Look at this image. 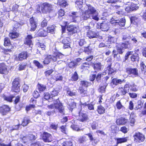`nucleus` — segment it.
<instances>
[{
	"instance_id": "6e6552de",
	"label": "nucleus",
	"mask_w": 146,
	"mask_h": 146,
	"mask_svg": "<svg viewBox=\"0 0 146 146\" xmlns=\"http://www.w3.org/2000/svg\"><path fill=\"white\" fill-rule=\"evenodd\" d=\"M127 5L129 6L126 7L125 9V10L127 12H130V11L137 9L138 7L136 5L132 3H128Z\"/></svg>"
},
{
	"instance_id": "4c0bfd02",
	"label": "nucleus",
	"mask_w": 146,
	"mask_h": 146,
	"mask_svg": "<svg viewBox=\"0 0 146 146\" xmlns=\"http://www.w3.org/2000/svg\"><path fill=\"white\" fill-rule=\"evenodd\" d=\"M63 146H73L72 142L71 141H67L62 143Z\"/></svg>"
},
{
	"instance_id": "8fccbe9b",
	"label": "nucleus",
	"mask_w": 146,
	"mask_h": 146,
	"mask_svg": "<svg viewBox=\"0 0 146 146\" xmlns=\"http://www.w3.org/2000/svg\"><path fill=\"white\" fill-rule=\"evenodd\" d=\"M116 106L117 108L119 110L123 108V106L122 105L120 101H118L117 102L116 104Z\"/></svg>"
},
{
	"instance_id": "052dcab7",
	"label": "nucleus",
	"mask_w": 146,
	"mask_h": 146,
	"mask_svg": "<svg viewBox=\"0 0 146 146\" xmlns=\"http://www.w3.org/2000/svg\"><path fill=\"white\" fill-rule=\"evenodd\" d=\"M78 42L79 45L81 46L84 45L86 43V42L85 41L84 39H80Z\"/></svg>"
},
{
	"instance_id": "de8ad7c7",
	"label": "nucleus",
	"mask_w": 146,
	"mask_h": 146,
	"mask_svg": "<svg viewBox=\"0 0 146 146\" xmlns=\"http://www.w3.org/2000/svg\"><path fill=\"white\" fill-rule=\"evenodd\" d=\"M53 71V70L51 69L46 71L44 73L46 76H48Z\"/></svg>"
},
{
	"instance_id": "a211bd4d",
	"label": "nucleus",
	"mask_w": 146,
	"mask_h": 146,
	"mask_svg": "<svg viewBox=\"0 0 146 146\" xmlns=\"http://www.w3.org/2000/svg\"><path fill=\"white\" fill-rule=\"evenodd\" d=\"M10 110V108L7 105H4L0 108V112L2 115H5Z\"/></svg>"
},
{
	"instance_id": "f03ea898",
	"label": "nucleus",
	"mask_w": 146,
	"mask_h": 146,
	"mask_svg": "<svg viewBox=\"0 0 146 146\" xmlns=\"http://www.w3.org/2000/svg\"><path fill=\"white\" fill-rule=\"evenodd\" d=\"M48 108L51 109H54L57 110L58 112L62 115L65 114L64 109L62 104L58 100L53 101V104L48 106Z\"/></svg>"
},
{
	"instance_id": "72a5a7b5",
	"label": "nucleus",
	"mask_w": 146,
	"mask_h": 146,
	"mask_svg": "<svg viewBox=\"0 0 146 146\" xmlns=\"http://www.w3.org/2000/svg\"><path fill=\"white\" fill-rule=\"evenodd\" d=\"M54 57H56L57 60L58 59H61L64 56L63 54L60 53L59 52H56L54 53Z\"/></svg>"
},
{
	"instance_id": "6e6d98bb",
	"label": "nucleus",
	"mask_w": 146,
	"mask_h": 146,
	"mask_svg": "<svg viewBox=\"0 0 146 146\" xmlns=\"http://www.w3.org/2000/svg\"><path fill=\"white\" fill-rule=\"evenodd\" d=\"M141 68L142 71H146V66L145 65L143 62H142L140 64Z\"/></svg>"
},
{
	"instance_id": "393cba45",
	"label": "nucleus",
	"mask_w": 146,
	"mask_h": 146,
	"mask_svg": "<svg viewBox=\"0 0 146 146\" xmlns=\"http://www.w3.org/2000/svg\"><path fill=\"white\" fill-rule=\"evenodd\" d=\"M27 53L25 52H23L19 54L18 58L19 60L21 61L26 59L27 57Z\"/></svg>"
},
{
	"instance_id": "39448f33",
	"label": "nucleus",
	"mask_w": 146,
	"mask_h": 146,
	"mask_svg": "<svg viewBox=\"0 0 146 146\" xmlns=\"http://www.w3.org/2000/svg\"><path fill=\"white\" fill-rule=\"evenodd\" d=\"M52 5L48 3H45L41 5V11L43 13L50 12L52 9Z\"/></svg>"
},
{
	"instance_id": "2eb2a0df",
	"label": "nucleus",
	"mask_w": 146,
	"mask_h": 146,
	"mask_svg": "<svg viewBox=\"0 0 146 146\" xmlns=\"http://www.w3.org/2000/svg\"><path fill=\"white\" fill-rule=\"evenodd\" d=\"M32 38L33 37L31 35H27L24 41L25 44L28 45L29 47L32 48L33 44L31 40Z\"/></svg>"
},
{
	"instance_id": "4be33fe9",
	"label": "nucleus",
	"mask_w": 146,
	"mask_h": 146,
	"mask_svg": "<svg viewBox=\"0 0 146 146\" xmlns=\"http://www.w3.org/2000/svg\"><path fill=\"white\" fill-rule=\"evenodd\" d=\"M57 5L61 7H65L68 5L66 0H58Z\"/></svg>"
},
{
	"instance_id": "09e8293b",
	"label": "nucleus",
	"mask_w": 146,
	"mask_h": 146,
	"mask_svg": "<svg viewBox=\"0 0 146 146\" xmlns=\"http://www.w3.org/2000/svg\"><path fill=\"white\" fill-rule=\"evenodd\" d=\"M130 86V87L131 88V90L132 91L134 92H136L138 89V87L137 86H136L134 84L131 85Z\"/></svg>"
},
{
	"instance_id": "7ed1b4c3",
	"label": "nucleus",
	"mask_w": 146,
	"mask_h": 146,
	"mask_svg": "<svg viewBox=\"0 0 146 146\" xmlns=\"http://www.w3.org/2000/svg\"><path fill=\"white\" fill-rule=\"evenodd\" d=\"M130 38V36L129 34H125L123 35V39L126 40L127 42L126 43H122L121 45H117L116 47L118 52L120 54L123 52V48H128L130 47V44L128 42V40Z\"/></svg>"
},
{
	"instance_id": "338daca9",
	"label": "nucleus",
	"mask_w": 146,
	"mask_h": 146,
	"mask_svg": "<svg viewBox=\"0 0 146 146\" xmlns=\"http://www.w3.org/2000/svg\"><path fill=\"white\" fill-rule=\"evenodd\" d=\"M35 107V105L30 104L26 107V109L27 111H28L29 110H30L31 108H34Z\"/></svg>"
},
{
	"instance_id": "3c124183",
	"label": "nucleus",
	"mask_w": 146,
	"mask_h": 146,
	"mask_svg": "<svg viewBox=\"0 0 146 146\" xmlns=\"http://www.w3.org/2000/svg\"><path fill=\"white\" fill-rule=\"evenodd\" d=\"M54 26L52 27H48L47 28V31L48 33H52L54 32Z\"/></svg>"
},
{
	"instance_id": "dca6fc26",
	"label": "nucleus",
	"mask_w": 146,
	"mask_h": 146,
	"mask_svg": "<svg viewBox=\"0 0 146 146\" xmlns=\"http://www.w3.org/2000/svg\"><path fill=\"white\" fill-rule=\"evenodd\" d=\"M8 72L7 66L4 64H0V73L1 74H7Z\"/></svg>"
},
{
	"instance_id": "c03bdc74",
	"label": "nucleus",
	"mask_w": 146,
	"mask_h": 146,
	"mask_svg": "<svg viewBox=\"0 0 146 146\" xmlns=\"http://www.w3.org/2000/svg\"><path fill=\"white\" fill-rule=\"evenodd\" d=\"M44 99L46 100H48L49 99L50 100L51 98H52L50 94H49L48 93H44Z\"/></svg>"
},
{
	"instance_id": "13d9d810",
	"label": "nucleus",
	"mask_w": 146,
	"mask_h": 146,
	"mask_svg": "<svg viewBox=\"0 0 146 146\" xmlns=\"http://www.w3.org/2000/svg\"><path fill=\"white\" fill-rule=\"evenodd\" d=\"M89 64H87L86 63H85L83 64L81 66V68L83 69H87L89 68Z\"/></svg>"
},
{
	"instance_id": "a18cd8bd",
	"label": "nucleus",
	"mask_w": 146,
	"mask_h": 146,
	"mask_svg": "<svg viewBox=\"0 0 146 146\" xmlns=\"http://www.w3.org/2000/svg\"><path fill=\"white\" fill-rule=\"evenodd\" d=\"M64 15V11L62 9H61L58 11V17H62Z\"/></svg>"
},
{
	"instance_id": "58836bf2",
	"label": "nucleus",
	"mask_w": 146,
	"mask_h": 146,
	"mask_svg": "<svg viewBox=\"0 0 146 146\" xmlns=\"http://www.w3.org/2000/svg\"><path fill=\"white\" fill-rule=\"evenodd\" d=\"M131 60L133 62L136 60H138L139 57L138 54H135L131 56Z\"/></svg>"
},
{
	"instance_id": "2f4dec72",
	"label": "nucleus",
	"mask_w": 146,
	"mask_h": 146,
	"mask_svg": "<svg viewBox=\"0 0 146 146\" xmlns=\"http://www.w3.org/2000/svg\"><path fill=\"white\" fill-rule=\"evenodd\" d=\"M83 3V0H77L76 2V4L77 5L76 7H77L80 9L82 7Z\"/></svg>"
},
{
	"instance_id": "c9c22d12",
	"label": "nucleus",
	"mask_w": 146,
	"mask_h": 146,
	"mask_svg": "<svg viewBox=\"0 0 146 146\" xmlns=\"http://www.w3.org/2000/svg\"><path fill=\"white\" fill-rule=\"evenodd\" d=\"M38 89L40 92L44 91L46 89V86L44 85L41 84H38L37 86Z\"/></svg>"
},
{
	"instance_id": "680f3d73",
	"label": "nucleus",
	"mask_w": 146,
	"mask_h": 146,
	"mask_svg": "<svg viewBox=\"0 0 146 146\" xmlns=\"http://www.w3.org/2000/svg\"><path fill=\"white\" fill-rule=\"evenodd\" d=\"M47 21L46 19H44L41 22V26L42 27L46 26L47 25Z\"/></svg>"
},
{
	"instance_id": "9d476101",
	"label": "nucleus",
	"mask_w": 146,
	"mask_h": 146,
	"mask_svg": "<svg viewBox=\"0 0 146 146\" xmlns=\"http://www.w3.org/2000/svg\"><path fill=\"white\" fill-rule=\"evenodd\" d=\"M43 140L46 142H50L52 141V136L49 133L47 132H44L42 134Z\"/></svg>"
},
{
	"instance_id": "4468645a",
	"label": "nucleus",
	"mask_w": 146,
	"mask_h": 146,
	"mask_svg": "<svg viewBox=\"0 0 146 146\" xmlns=\"http://www.w3.org/2000/svg\"><path fill=\"white\" fill-rule=\"evenodd\" d=\"M126 72L129 74H132L135 76L138 75V70L136 68H126Z\"/></svg>"
},
{
	"instance_id": "864d4df0",
	"label": "nucleus",
	"mask_w": 146,
	"mask_h": 146,
	"mask_svg": "<svg viewBox=\"0 0 146 146\" xmlns=\"http://www.w3.org/2000/svg\"><path fill=\"white\" fill-rule=\"evenodd\" d=\"M120 131L124 133H125L127 132L128 131V129L125 126L121 127L120 129Z\"/></svg>"
},
{
	"instance_id": "79ce46f5",
	"label": "nucleus",
	"mask_w": 146,
	"mask_h": 146,
	"mask_svg": "<svg viewBox=\"0 0 146 146\" xmlns=\"http://www.w3.org/2000/svg\"><path fill=\"white\" fill-rule=\"evenodd\" d=\"M58 92L57 91L53 90L51 92H50V94L52 98V97L56 96L58 95Z\"/></svg>"
},
{
	"instance_id": "e2e57ef3",
	"label": "nucleus",
	"mask_w": 146,
	"mask_h": 146,
	"mask_svg": "<svg viewBox=\"0 0 146 146\" xmlns=\"http://www.w3.org/2000/svg\"><path fill=\"white\" fill-rule=\"evenodd\" d=\"M81 83L83 86L85 87H87L89 84V83L87 82L84 81H81Z\"/></svg>"
},
{
	"instance_id": "cd10ccee",
	"label": "nucleus",
	"mask_w": 146,
	"mask_h": 146,
	"mask_svg": "<svg viewBox=\"0 0 146 146\" xmlns=\"http://www.w3.org/2000/svg\"><path fill=\"white\" fill-rule=\"evenodd\" d=\"M105 73H108V74H110L114 73L115 72V70L111 68L110 66L109 65L107 68L106 70H105Z\"/></svg>"
},
{
	"instance_id": "5fc2aeb1",
	"label": "nucleus",
	"mask_w": 146,
	"mask_h": 146,
	"mask_svg": "<svg viewBox=\"0 0 146 146\" xmlns=\"http://www.w3.org/2000/svg\"><path fill=\"white\" fill-rule=\"evenodd\" d=\"M84 51L85 52L89 54L91 52V50L89 48V46H88L86 47H84Z\"/></svg>"
},
{
	"instance_id": "69168bd1",
	"label": "nucleus",
	"mask_w": 146,
	"mask_h": 146,
	"mask_svg": "<svg viewBox=\"0 0 146 146\" xmlns=\"http://www.w3.org/2000/svg\"><path fill=\"white\" fill-rule=\"evenodd\" d=\"M23 91L24 92H27L29 88V86L27 85L24 84L23 86Z\"/></svg>"
},
{
	"instance_id": "20e7f679",
	"label": "nucleus",
	"mask_w": 146,
	"mask_h": 146,
	"mask_svg": "<svg viewBox=\"0 0 146 146\" xmlns=\"http://www.w3.org/2000/svg\"><path fill=\"white\" fill-rule=\"evenodd\" d=\"M12 90L15 92H18L20 90L21 85L19 84V80L18 78L15 79L12 83Z\"/></svg>"
},
{
	"instance_id": "5701e85b",
	"label": "nucleus",
	"mask_w": 146,
	"mask_h": 146,
	"mask_svg": "<svg viewBox=\"0 0 146 146\" xmlns=\"http://www.w3.org/2000/svg\"><path fill=\"white\" fill-rule=\"evenodd\" d=\"M109 23H101L100 26V28L103 31H107L109 29L108 25Z\"/></svg>"
},
{
	"instance_id": "774afa93",
	"label": "nucleus",
	"mask_w": 146,
	"mask_h": 146,
	"mask_svg": "<svg viewBox=\"0 0 146 146\" xmlns=\"http://www.w3.org/2000/svg\"><path fill=\"white\" fill-rule=\"evenodd\" d=\"M105 88L104 86L100 87L99 89V92L102 93H104L105 91Z\"/></svg>"
},
{
	"instance_id": "4d7b16f0",
	"label": "nucleus",
	"mask_w": 146,
	"mask_h": 146,
	"mask_svg": "<svg viewBox=\"0 0 146 146\" xmlns=\"http://www.w3.org/2000/svg\"><path fill=\"white\" fill-rule=\"evenodd\" d=\"M71 127L74 130L78 131L80 130V129L77 125H75L74 124L72 125L71 126Z\"/></svg>"
},
{
	"instance_id": "f8f14e48",
	"label": "nucleus",
	"mask_w": 146,
	"mask_h": 146,
	"mask_svg": "<svg viewBox=\"0 0 146 146\" xmlns=\"http://www.w3.org/2000/svg\"><path fill=\"white\" fill-rule=\"evenodd\" d=\"M133 137L135 139L139 140L141 142L144 141L145 139L144 135L139 132L135 133Z\"/></svg>"
},
{
	"instance_id": "bb28decb",
	"label": "nucleus",
	"mask_w": 146,
	"mask_h": 146,
	"mask_svg": "<svg viewBox=\"0 0 146 146\" xmlns=\"http://www.w3.org/2000/svg\"><path fill=\"white\" fill-rule=\"evenodd\" d=\"M19 34L18 33L15 31H13V32L10 33L9 34V36L11 39H13L17 38L19 36Z\"/></svg>"
},
{
	"instance_id": "423d86ee",
	"label": "nucleus",
	"mask_w": 146,
	"mask_h": 146,
	"mask_svg": "<svg viewBox=\"0 0 146 146\" xmlns=\"http://www.w3.org/2000/svg\"><path fill=\"white\" fill-rule=\"evenodd\" d=\"M125 19H120V20H115L114 19H111L110 22L111 24L115 25H119L121 27L124 26L125 23Z\"/></svg>"
},
{
	"instance_id": "e433bc0d",
	"label": "nucleus",
	"mask_w": 146,
	"mask_h": 146,
	"mask_svg": "<svg viewBox=\"0 0 146 146\" xmlns=\"http://www.w3.org/2000/svg\"><path fill=\"white\" fill-rule=\"evenodd\" d=\"M78 79V76L77 72H75L72 76L71 80L73 81H76Z\"/></svg>"
},
{
	"instance_id": "1a4fd4ad",
	"label": "nucleus",
	"mask_w": 146,
	"mask_h": 146,
	"mask_svg": "<svg viewBox=\"0 0 146 146\" xmlns=\"http://www.w3.org/2000/svg\"><path fill=\"white\" fill-rule=\"evenodd\" d=\"M52 60L55 62L57 60V58L56 57H54V55H48L45 58L43 63L44 64H49L50 61Z\"/></svg>"
},
{
	"instance_id": "aec40b11",
	"label": "nucleus",
	"mask_w": 146,
	"mask_h": 146,
	"mask_svg": "<svg viewBox=\"0 0 146 146\" xmlns=\"http://www.w3.org/2000/svg\"><path fill=\"white\" fill-rule=\"evenodd\" d=\"M30 21L31 26L30 31H34L35 30L36 27V21L34 19H30Z\"/></svg>"
},
{
	"instance_id": "c85d7f7f",
	"label": "nucleus",
	"mask_w": 146,
	"mask_h": 146,
	"mask_svg": "<svg viewBox=\"0 0 146 146\" xmlns=\"http://www.w3.org/2000/svg\"><path fill=\"white\" fill-rule=\"evenodd\" d=\"M128 139V138L127 137L117 138L116 139L117 144L121 143L126 142Z\"/></svg>"
},
{
	"instance_id": "f3484780",
	"label": "nucleus",
	"mask_w": 146,
	"mask_h": 146,
	"mask_svg": "<svg viewBox=\"0 0 146 146\" xmlns=\"http://www.w3.org/2000/svg\"><path fill=\"white\" fill-rule=\"evenodd\" d=\"M70 39L68 37L64 38L62 40V43L64 44L63 48L64 49L70 47Z\"/></svg>"
},
{
	"instance_id": "473e14b6",
	"label": "nucleus",
	"mask_w": 146,
	"mask_h": 146,
	"mask_svg": "<svg viewBox=\"0 0 146 146\" xmlns=\"http://www.w3.org/2000/svg\"><path fill=\"white\" fill-rule=\"evenodd\" d=\"M105 108L101 106H99L98 108V113L100 114H102L105 112Z\"/></svg>"
},
{
	"instance_id": "b1692460",
	"label": "nucleus",
	"mask_w": 146,
	"mask_h": 146,
	"mask_svg": "<svg viewBox=\"0 0 146 146\" xmlns=\"http://www.w3.org/2000/svg\"><path fill=\"white\" fill-rule=\"evenodd\" d=\"M48 34V32L43 29H40L38 32V35L40 36L45 37Z\"/></svg>"
},
{
	"instance_id": "37998d69",
	"label": "nucleus",
	"mask_w": 146,
	"mask_h": 146,
	"mask_svg": "<svg viewBox=\"0 0 146 146\" xmlns=\"http://www.w3.org/2000/svg\"><path fill=\"white\" fill-rule=\"evenodd\" d=\"M33 63L38 68H42L43 66L38 61L35 60L33 61Z\"/></svg>"
},
{
	"instance_id": "a19ab883",
	"label": "nucleus",
	"mask_w": 146,
	"mask_h": 146,
	"mask_svg": "<svg viewBox=\"0 0 146 146\" xmlns=\"http://www.w3.org/2000/svg\"><path fill=\"white\" fill-rule=\"evenodd\" d=\"M4 45L5 46H8L10 44V41L8 38H5L4 39Z\"/></svg>"
},
{
	"instance_id": "49530a36",
	"label": "nucleus",
	"mask_w": 146,
	"mask_h": 146,
	"mask_svg": "<svg viewBox=\"0 0 146 146\" xmlns=\"http://www.w3.org/2000/svg\"><path fill=\"white\" fill-rule=\"evenodd\" d=\"M68 66L70 68H74L76 65V63L74 62V61L73 60L68 63Z\"/></svg>"
},
{
	"instance_id": "a878e982",
	"label": "nucleus",
	"mask_w": 146,
	"mask_h": 146,
	"mask_svg": "<svg viewBox=\"0 0 146 146\" xmlns=\"http://www.w3.org/2000/svg\"><path fill=\"white\" fill-rule=\"evenodd\" d=\"M87 35L90 38L97 37V36H98L95 33L90 31L87 33Z\"/></svg>"
},
{
	"instance_id": "603ef678",
	"label": "nucleus",
	"mask_w": 146,
	"mask_h": 146,
	"mask_svg": "<svg viewBox=\"0 0 146 146\" xmlns=\"http://www.w3.org/2000/svg\"><path fill=\"white\" fill-rule=\"evenodd\" d=\"M13 98V96H5L4 99L5 100L10 102H11L12 99Z\"/></svg>"
},
{
	"instance_id": "bf43d9fd",
	"label": "nucleus",
	"mask_w": 146,
	"mask_h": 146,
	"mask_svg": "<svg viewBox=\"0 0 146 146\" xmlns=\"http://www.w3.org/2000/svg\"><path fill=\"white\" fill-rule=\"evenodd\" d=\"M67 94L70 96H73L76 95L75 92H74L73 91H71L69 89L67 90Z\"/></svg>"
},
{
	"instance_id": "412c9836",
	"label": "nucleus",
	"mask_w": 146,
	"mask_h": 146,
	"mask_svg": "<svg viewBox=\"0 0 146 146\" xmlns=\"http://www.w3.org/2000/svg\"><path fill=\"white\" fill-rule=\"evenodd\" d=\"M127 121V120L124 118L121 117L117 119L116 121L118 125H123L125 124Z\"/></svg>"
},
{
	"instance_id": "ddd939ff",
	"label": "nucleus",
	"mask_w": 146,
	"mask_h": 146,
	"mask_svg": "<svg viewBox=\"0 0 146 146\" xmlns=\"http://www.w3.org/2000/svg\"><path fill=\"white\" fill-rule=\"evenodd\" d=\"M78 28V27L70 25L67 26V29L69 33H71L70 34H73V33L77 32Z\"/></svg>"
},
{
	"instance_id": "c756f323",
	"label": "nucleus",
	"mask_w": 146,
	"mask_h": 146,
	"mask_svg": "<svg viewBox=\"0 0 146 146\" xmlns=\"http://www.w3.org/2000/svg\"><path fill=\"white\" fill-rule=\"evenodd\" d=\"M102 67V66L100 62L96 63L94 64V68L97 70H100Z\"/></svg>"
},
{
	"instance_id": "0eeeda50",
	"label": "nucleus",
	"mask_w": 146,
	"mask_h": 146,
	"mask_svg": "<svg viewBox=\"0 0 146 146\" xmlns=\"http://www.w3.org/2000/svg\"><path fill=\"white\" fill-rule=\"evenodd\" d=\"M77 118L78 120L82 122H84L88 119L87 114L81 111L79 112V115L77 116Z\"/></svg>"
},
{
	"instance_id": "9b49d317",
	"label": "nucleus",
	"mask_w": 146,
	"mask_h": 146,
	"mask_svg": "<svg viewBox=\"0 0 146 146\" xmlns=\"http://www.w3.org/2000/svg\"><path fill=\"white\" fill-rule=\"evenodd\" d=\"M129 86L128 84H126L125 85L124 87L123 88L122 87H119L117 93V95H124L127 92V90H126L125 88H129Z\"/></svg>"
},
{
	"instance_id": "0e129e2a",
	"label": "nucleus",
	"mask_w": 146,
	"mask_h": 146,
	"mask_svg": "<svg viewBox=\"0 0 146 146\" xmlns=\"http://www.w3.org/2000/svg\"><path fill=\"white\" fill-rule=\"evenodd\" d=\"M130 125L131 126H133L134 125V122L135 121V119L134 118L132 117H131V115L130 117Z\"/></svg>"
},
{
	"instance_id": "7c9ffc66",
	"label": "nucleus",
	"mask_w": 146,
	"mask_h": 146,
	"mask_svg": "<svg viewBox=\"0 0 146 146\" xmlns=\"http://www.w3.org/2000/svg\"><path fill=\"white\" fill-rule=\"evenodd\" d=\"M70 17H72V18H75L79 17L80 14L79 13L77 12H73L69 15Z\"/></svg>"
},
{
	"instance_id": "6ab92c4d",
	"label": "nucleus",
	"mask_w": 146,
	"mask_h": 146,
	"mask_svg": "<svg viewBox=\"0 0 146 146\" xmlns=\"http://www.w3.org/2000/svg\"><path fill=\"white\" fill-rule=\"evenodd\" d=\"M68 108L71 111L76 106V104L74 102V100L71 99L68 100Z\"/></svg>"
},
{
	"instance_id": "ea45409f",
	"label": "nucleus",
	"mask_w": 146,
	"mask_h": 146,
	"mask_svg": "<svg viewBox=\"0 0 146 146\" xmlns=\"http://www.w3.org/2000/svg\"><path fill=\"white\" fill-rule=\"evenodd\" d=\"M79 91L80 94H82V96H83L86 95L87 93V91L84 90L82 87H80L79 88Z\"/></svg>"
},
{
	"instance_id": "f257e3e1",
	"label": "nucleus",
	"mask_w": 146,
	"mask_h": 146,
	"mask_svg": "<svg viewBox=\"0 0 146 146\" xmlns=\"http://www.w3.org/2000/svg\"><path fill=\"white\" fill-rule=\"evenodd\" d=\"M86 7L88 9L85 12H84V13H83L82 17H84L85 18H89L90 16L91 15L92 18H99L98 17V12L93 7L90 5H87Z\"/></svg>"
},
{
	"instance_id": "f704fd0d",
	"label": "nucleus",
	"mask_w": 146,
	"mask_h": 146,
	"mask_svg": "<svg viewBox=\"0 0 146 146\" xmlns=\"http://www.w3.org/2000/svg\"><path fill=\"white\" fill-rule=\"evenodd\" d=\"M30 120L27 118H25L22 122V125L23 126H26L30 122Z\"/></svg>"
}]
</instances>
